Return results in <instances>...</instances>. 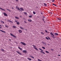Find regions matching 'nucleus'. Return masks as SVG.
<instances>
[{"instance_id": "obj_1", "label": "nucleus", "mask_w": 61, "mask_h": 61, "mask_svg": "<svg viewBox=\"0 0 61 61\" xmlns=\"http://www.w3.org/2000/svg\"><path fill=\"white\" fill-rule=\"evenodd\" d=\"M50 34L51 35L53 36H51V37H52L53 38H56V37H54V35L53 33H52L51 32Z\"/></svg>"}, {"instance_id": "obj_2", "label": "nucleus", "mask_w": 61, "mask_h": 61, "mask_svg": "<svg viewBox=\"0 0 61 61\" xmlns=\"http://www.w3.org/2000/svg\"><path fill=\"white\" fill-rule=\"evenodd\" d=\"M20 43V44H22V45H23V46H25V45H26L25 43L23 42H21Z\"/></svg>"}, {"instance_id": "obj_3", "label": "nucleus", "mask_w": 61, "mask_h": 61, "mask_svg": "<svg viewBox=\"0 0 61 61\" xmlns=\"http://www.w3.org/2000/svg\"><path fill=\"white\" fill-rule=\"evenodd\" d=\"M22 52L23 53H25V54H26V51L25 50H24L22 51Z\"/></svg>"}, {"instance_id": "obj_4", "label": "nucleus", "mask_w": 61, "mask_h": 61, "mask_svg": "<svg viewBox=\"0 0 61 61\" xmlns=\"http://www.w3.org/2000/svg\"><path fill=\"white\" fill-rule=\"evenodd\" d=\"M10 34L11 36H13V37H16V36H14V35H13L12 34L10 33Z\"/></svg>"}, {"instance_id": "obj_5", "label": "nucleus", "mask_w": 61, "mask_h": 61, "mask_svg": "<svg viewBox=\"0 0 61 61\" xmlns=\"http://www.w3.org/2000/svg\"><path fill=\"white\" fill-rule=\"evenodd\" d=\"M3 14L5 16H7V15L5 13H4Z\"/></svg>"}, {"instance_id": "obj_6", "label": "nucleus", "mask_w": 61, "mask_h": 61, "mask_svg": "<svg viewBox=\"0 0 61 61\" xmlns=\"http://www.w3.org/2000/svg\"><path fill=\"white\" fill-rule=\"evenodd\" d=\"M57 19L59 21H61V19L59 18H57Z\"/></svg>"}, {"instance_id": "obj_7", "label": "nucleus", "mask_w": 61, "mask_h": 61, "mask_svg": "<svg viewBox=\"0 0 61 61\" xmlns=\"http://www.w3.org/2000/svg\"><path fill=\"white\" fill-rule=\"evenodd\" d=\"M16 9H18V10H19V11H20V9H19V7L16 6Z\"/></svg>"}, {"instance_id": "obj_8", "label": "nucleus", "mask_w": 61, "mask_h": 61, "mask_svg": "<svg viewBox=\"0 0 61 61\" xmlns=\"http://www.w3.org/2000/svg\"><path fill=\"white\" fill-rule=\"evenodd\" d=\"M17 53H18V54H19L20 55H21V53H20V52H19L18 51H17Z\"/></svg>"}, {"instance_id": "obj_9", "label": "nucleus", "mask_w": 61, "mask_h": 61, "mask_svg": "<svg viewBox=\"0 0 61 61\" xmlns=\"http://www.w3.org/2000/svg\"><path fill=\"white\" fill-rule=\"evenodd\" d=\"M42 43L43 44H44V45H46V43H45V42H44V41L42 42Z\"/></svg>"}, {"instance_id": "obj_10", "label": "nucleus", "mask_w": 61, "mask_h": 61, "mask_svg": "<svg viewBox=\"0 0 61 61\" xmlns=\"http://www.w3.org/2000/svg\"><path fill=\"white\" fill-rule=\"evenodd\" d=\"M18 48L19 49H20V50H21V51H22V48H21L19 47H18Z\"/></svg>"}, {"instance_id": "obj_11", "label": "nucleus", "mask_w": 61, "mask_h": 61, "mask_svg": "<svg viewBox=\"0 0 61 61\" xmlns=\"http://www.w3.org/2000/svg\"><path fill=\"white\" fill-rule=\"evenodd\" d=\"M19 33H21L22 32V30H19Z\"/></svg>"}, {"instance_id": "obj_12", "label": "nucleus", "mask_w": 61, "mask_h": 61, "mask_svg": "<svg viewBox=\"0 0 61 61\" xmlns=\"http://www.w3.org/2000/svg\"><path fill=\"white\" fill-rule=\"evenodd\" d=\"M23 13H24L25 15H27V14L26 13L24 12H23Z\"/></svg>"}, {"instance_id": "obj_13", "label": "nucleus", "mask_w": 61, "mask_h": 61, "mask_svg": "<svg viewBox=\"0 0 61 61\" xmlns=\"http://www.w3.org/2000/svg\"><path fill=\"white\" fill-rule=\"evenodd\" d=\"M0 31L3 32V33H5V32L4 31H2V30H0Z\"/></svg>"}, {"instance_id": "obj_14", "label": "nucleus", "mask_w": 61, "mask_h": 61, "mask_svg": "<svg viewBox=\"0 0 61 61\" xmlns=\"http://www.w3.org/2000/svg\"><path fill=\"white\" fill-rule=\"evenodd\" d=\"M0 9H1V10H3V11H5V9H2L1 8H0Z\"/></svg>"}, {"instance_id": "obj_15", "label": "nucleus", "mask_w": 61, "mask_h": 61, "mask_svg": "<svg viewBox=\"0 0 61 61\" xmlns=\"http://www.w3.org/2000/svg\"><path fill=\"white\" fill-rule=\"evenodd\" d=\"M0 9H1V10H3V11H5V9H2L1 8H0Z\"/></svg>"}, {"instance_id": "obj_16", "label": "nucleus", "mask_w": 61, "mask_h": 61, "mask_svg": "<svg viewBox=\"0 0 61 61\" xmlns=\"http://www.w3.org/2000/svg\"><path fill=\"white\" fill-rule=\"evenodd\" d=\"M15 17L16 19H19V18L18 17Z\"/></svg>"}, {"instance_id": "obj_17", "label": "nucleus", "mask_w": 61, "mask_h": 61, "mask_svg": "<svg viewBox=\"0 0 61 61\" xmlns=\"http://www.w3.org/2000/svg\"><path fill=\"white\" fill-rule=\"evenodd\" d=\"M55 34L56 35H57V36H58V34L57 33H55Z\"/></svg>"}, {"instance_id": "obj_18", "label": "nucleus", "mask_w": 61, "mask_h": 61, "mask_svg": "<svg viewBox=\"0 0 61 61\" xmlns=\"http://www.w3.org/2000/svg\"><path fill=\"white\" fill-rule=\"evenodd\" d=\"M20 27V29H24L23 28V27Z\"/></svg>"}, {"instance_id": "obj_19", "label": "nucleus", "mask_w": 61, "mask_h": 61, "mask_svg": "<svg viewBox=\"0 0 61 61\" xmlns=\"http://www.w3.org/2000/svg\"><path fill=\"white\" fill-rule=\"evenodd\" d=\"M49 14H51V15H52V12H49Z\"/></svg>"}, {"instance_id": "obj_20", "label": "nucleus", "mask_w": 61, "mask_h": 61, "mask_svg": "<svg viewBox=\"0 0 61 61\" xmlns=\"http://www.w3.org/2000/svg\"><path fill=\"white\" fill-rule=\"evenodd\" d=\"M21 10H22V11H23L24 10V9H23V8H20Z\"/></svg>"}, {"instance_id": "obj_21", "label": "nucleus", "mask_w": 61, "mask_h": 61, "mask_svg": "<svg viewBox=\"0 0 61 61\" xmlns=\"http://www.w3.org/2000/svg\"><path fill=\"white\" fill-rule=\"evenodd\" d=\"M46 52L47 53H48V54H49V52L47 51H46Z\"/></svg>"}, {"instance_id": "obj_22", "label": "nucleus", "mask_w": 61, "mask_h": 61, "mask_svg": "<svg viewBox=\"0 0 61 61\" xmlns=\"http://www.w3.org/2000/svg\"><path fill=\"white\" fill-rule=\"evenodd\" d=\"M33 13L34 15H35V14H36V12H35V11H33Z\"/></svg>"}, {"instance_id": "obj_23", "label": "nucleus", "mask_w": 61, "mask_h": 61, "mask_svg": "<svg viewBox=\"0 0 61 61\" xmlns=\"http://www.w3.org/2000/svg\"><path fill=\"white\" fill-rule=\"evenodd\" d=\"M44 5L45 6H47V5H46V4L45 3H44Z\"/></svg>"}, {"instance_id": "obj_24", "label": "nucleus", "mask_w": 61, "mask_h": 61, "mask_svg": "<svg viewBox=\"0 0 61 61\" xmlns=\"http://www.w3.org/2000/svg\"><path fill=\"white\" fill-rule=\"evenodd\" d=\"M1 51H4V50L3 49H1Z\"/></svg>"}, {"instance_id": "obj_25", "label": "nucleus", "mask_w": 61, "mask_h": 61, "mask_svg": "<svg viewBox=\"0 0 61 61\" xmlns=\"http://www.w3.org/2000/svg\"><path fill=\"white\" fill-rule=\"evenodd\" d=\"M19 22H17V25H19Z\"/></svg>"}, {"instance_id": "obj_26", "label": "nucleus", "mask_w": 61, "mask_h": 61, "mask_svg": "<svg viewBox=\"0 0 61 61\" xmlns=\"http://www.w3.org/2000/svg\"><path fill=\"white\" fill-rule=\"evenodd\" d=\"M41 34H42V35H44V33H43V32H41Z\"/></svg>"}, {"instance_id": "obj_27", "label": "nucleus", "mask_w": 61, "mask_h": 61, "mask_svg": "<svg viewBox=\"0 0 61 61\" xmlns=\"http://www.w3.org/2000/svg\"><path fill=\"white\" fill-rule=\"evenodd\" d=\"M34 48L35 49H36V46H34Z\"/></svg>"}, {"instance_id": "obj_28", "label": "nucleus", "mask_w": 61, "mask_h": 61, "mask_svg": "<svg viewBox=\"0 0 61 61\" xmlns=\"http://www.w3.org/2000/svg\"><path fill=\"white\" fill-rule=\"evenodd\" d=\"M28 21L29 22H31V20H30L28 19Z\"/></svg>"}, {"instance_id": "obj_29", "label": "nucleus", "mask_w": 61, "mask_h": 61, "mask_svg": "<svg viewBox=\"0 0 61 61\" xmlns=\"http://www.w3.org/2000/svg\"><path fill=\"white\" fill-rule=\"evenodd\" d=\"M13 28H16V27L15 26H13Z\"/></svg>"}, {"instance_id": "obj_30", "label": "nucleus", "mask_w": 61, "mask_h": 61, "mask_svg": "<svg viewBox=\"0 0 61 61\" xmlns=\"http://www.w3.org/2000/svg\"><path fill=\"white\" fill-rule=\"evenodd\" d=\"M53 5H55V6H56V4H55L54 3H53Z\"/></svg>"}, {"instance_id": "obj_31", "label": "nucleus", "mask_w": 61, "mask_h": 61, "mask_svg": "<svg viewBox=\"0 0 61 61\" xmlns=\"http://www.w3.org/2000/svg\"><path fill=\"white\" fill-rule=\"evenodd\" d=\"M52 2H55V0H52Z\"/></svg>"}, {"instance_id": "obj_32", "label": "nucleus", "mask_w": 61, "mask_h": 61, "mask_svg": "<svg viewBox=\"0 0 61 61\" xmlns=\"http://www.w3.org/2000/svg\"><path fill=\"white\" fill-rule=\"evenodd\" d=\"M42 48H43V49H45V47H42Z\"/></svg>"}, {"instance_id": "obj_33", "label": "nucleus", "mask_w": 61, "mask_h": 61, "mask_svg": "<svg viewBox=\"0 0 61 61\" xmlns=\"http://www.w3.org/2000/svg\"><path fill=\"white\" fill-rule=\"evenodd\" d=\"M29 60H31V59L29 58H27Z\"/></svg>"}, {"instance_id": "obj_34", "label": "nucleus", "mask_w": 61, "mask_h": 61, "mask_svg": "<svg viewBox=\"0 0 61 61\" xmlns=\"http://www.w3.org/2000/svg\"><path fill=\"white\" fill-rule=\"evenodd\" d=\"M39 49H40V50H41V51H43V50H42V49L39 48Z\"/></svg>"}, {"instance_id": "obj_35", "label": "nucleus", "mask_w": 61, "mask_h": 61, "mask_svg": "<svg viewBox=\"0 0 61 61\" xmlns=\"http://www.w3.org/2000/svg\"><path fill=\"white\" fill-rule=\"evenodd\" d=\"M1 22L2 23H3V24H4V21H1Z\"/></svg>"}, {"instance_id": "obj_36", "label": "nucleus", "mask_w": 61, "mask_h": 61, "mask_svg": "<svg viewBox=\"0 0 61 61\" xmlns=\"http://www.w3.org/2000/svg\"><path fill=\"white\" fill-rule=\"evenodd\" d=\"M51 51H54V49H51Z\"/></svg>"}, {"instance_id": "obj_37", "label": "nucleus", "mask_w": 61, "mask_h": 61, "mask_svg": "<svg viewBox=\"0 0 61 61\" xmlns=\"http://www.w3.org/2000/svg\"><path fill=\"white\" fill-rule=\"evenodd\" d=\"M46 39H47V40H48V38L46 37Z\"/></svg>"}, {"instance_id": "obj_38", "label": "nucleus", "mask_w": 61, "mask_h": 61, "mask_svg": "<svg viewBox=\"0 0 61 61\" xmlns=\"http://www.w3.org/2000/svg\"><path fill=\"white\" fill-rule=\"evenodd\" d=\"M31 58H34V57L32 56H31Z\"/></svg>"}, {"instance_id": "obj_39", "label": "nucleus", "mask_w": 61, "mask_h": 61, "mask_svg": "<svg viewBox=\"0 0 61 61\" xmlns=\"http://www.w3.org/2000/svg\"><path fill=\"white\" fill-rule=\"evenodd\" d=\"M40 52H41V53H43V51H41Z\"/></svg>"}, {"instance_id": "obj_40", "label": "nucleus", "mask_w": 61, "mask_h": 61, "mask_svg": "<svg viewBox=\"0 0 61 61\" xmlns=\"http://www.w3.org/2000/svg\"><path fill=\"white\" fill-rule=\"evenodd\" d=\"M8 21H9V22H11V20H8Z\"/></svg>"}, {"instance_id": "obj_41", "label": "nucleus", "mask_w": 61, "mask_h": 61, "mask_svg": "<svg viewBox=\"0 0 61 61\" xmlns=\"http://www.w3.org/2000/svg\"><path fill=\"white\" fill-rule=\"evenodd\" d=\"M35 49H36V50H38V49L37 48H36Z\"/></svg>"}, {"instance_id": "obj_42", "label": "nucleus", "mask_w": 61, "mask_h": 61, "mask_svg": "<svg viewBox=\"0 0 61 61\" xmlns=\"http://www.w3.org/2000/svg\"><path fill=\"white\" fill-rule=\"evenodd\" d=\"M24 22L25 23H27L25 21H24Z\"/></svg>"}, {"instance_id": "obj_43", "label": "nucleus", "mask_w": 61, "mask_h": 61, "mask_svg": "<svg viewBox=\"0 0 61 61\" xmlns=\"http://www.w3.org/2000/svg\"><path fill=\"white\" fill-rule=\"evenodd\" d=\"M42 20L43 21H44V19L42 18Z\"/></svg>"}, {"instance_id": "obj_44", "label": "nucleus", "mask_w": 61, "mask_h": 61, "mask_svg": "<svg viewBox=\"0 0 61 61\" xmlns=\"http://www.w3.org/2000/svg\"><path fill=\"white\" fill-rule=\"evenodd\" d=\"M45 32H46L47 33V30H45Z\"/></svg>"}, {"instance_id": "obj_45", "label": "nucleus", "mask_w": 61, "mask_h": 61, "mask_svg": "<svg viewBox=\"0 0 61 61\" xmlns=\"http://www.w3.org/2000/svg\"><path fill=\"white\" fill-rule=\"evenodd\" d=\"M43 18H44H44H45V16H43Z\"/></svg>"}, {"instance_id": "obj_46", "label": "nucleus", "mask_w": 61, "mask_h": 61, "mask_svg": "<svg viewBox=\"0 0 61 61\" xmlns=\"http://www.w3.org/2000/svg\"><path fill=\"white\" fill-rule=\"evenodd\" d=\"M5 27H8V26H7L6 25H5Z\"/></svg>"}, {"instance_id": "obj_47", "label": "nucleus", "mask_w": 61, "mask_h": 61, "mask_svg": "<svg viewBox=\"0 0 61 61\" xmlns=\"http://www.w3.org/2000/svg\"><path fill=\"white\" fill-rule=\"evenodd\" d=\"M18 0H16V2H18Z\"/></svg>"}, {"instance_id": "obj_48", "label": "nucleus", "mask_w": 61, "mask_h": 61, "mask_svg": "<svg viewBox=\"0 0 61 61\" xmlns=\"http://www.w3.org/2000/svg\"><path fill=\"white\" fill-rule=\"evenodd\" d=\"M43 22H44V23H46V21H45L44 20Z\"/></svg>"}, {"instance_id": "obj_49", "label": "nucleus", "mask_w": 61, "mask_h": 61, "mask_svg": "<svg viewBox=\"0 0 61 61\" xmlns=\"http://www.w3.org/2000/svg\"><path fill=\"white\" fill-rule=\"evenodd\" d=\"M41 14L42 15H43V13H42V12H41Z\"/></svg>"}, {"instance_id": "obj_50", "label": "nucleus", "mask_w": 61, "mask_h": 61, "mask_svg": "<svg viewBox=\"0 0 61 61\" xmlns=\"http://www.w3.org/2000/svg\"><path fill=\"white\" fill-rule=\"evenodd\" d=\"M48 39H50V38L48 37Z\"/></svg>"}, {"instance_id": "obj_51", "label": "nucleus", "mask_w": 61, "mask_h": 61, "mask_svg": "<svg viewBox=\"0 0 61 61\" xmlns=\"http://www.w3.org/2000/svg\"><path fill=\"white\" fill-rule=\"evenodd\" d=\"M47 33L48 34H49V32H47Z\"/></svg>"}, {"instance_id": "obj_52", "label": "nucleus", "mask_w": 61, "mask_h": 61, "mask_svg": "<svg viewBox=\"0 0 61 61\" xmlns=\"http://www.w3.org/2000/svg\"><path fill=\"white\" fill-rule=\"evenodd\" d=\"M43 54H44L45 55V53L44 52H43Z\"/></svg>"}, {"instance_id": "obj_53", "label": "nucleus", "mask_w": 61, "mask_h": 61, "mask_svg": "<svg viewBox=\"0 0 61 61\" xmlns=\"http://www.w3.org/2000/svg\"><path fill=\"white\" fill-rule=\"evenodd\" d=\"M8 11H9V12H11V11L9 10H8Z\"/></svg>"}, {"instance_id": "obj_54", "label": "nucleus", "mask_w": 61, "mask_h": 61, "mask_svg": "<svg viewBox=\"0 0 61 61\" xmlns=\"http://www.w3.org/2000/svg\"><path fill=\"white\" fill-rule=\"evenodd\" d=\"M10 23H13V22L12 21H10Z\"/></svg>"}, {"instance_id": "obj_55", "label": "nucleus", "mask_w": 61, "mask_h": 61, "mask_svg": "<svg viewBox=\"0 0 61 61\" xmlns=\"http://www.w3.org/2000/svg\"><path fill=\"white\" fill-rule=\"evenodd\" d=\"M29 17H31V16H29Z\"/></svg>"}, {"instance_id": "obj_56", "label": "nucleus", "mask_w": 61, "mask_h": 61, "mask_svg": "<svg viewBox=\"0 0 61 61\" xmlns=\"http://www.w3.org/2000/svg\"><path fill=\"white\" fill-rule=\"evenodd\" d=\"M6 10H9L8 9H7Z\"/></svg>"}, {"instance_id": "obj_57", "label": "nucleus", "mask_w": 61, "mask_h": 61, "mask_svg": "<svg viewBox=\"0 0 61 61\" xmlns=\"http://www.w3.org/2000/svg\"><path fill=\"white\" fill-rule=\"evenodd\" d=\"M0 26L2 27V25H0Z\"/></svg>"}, {"instance_id": "obj_58", "label": "nucleus", "mask_w": 61, "mask_h": 61, "mask_svg": "<svg viewBox=\"0 0 61 61\" xmlns=\"http://www.w3.org/2000/svg\"><path fill=\"white\" fill-rule=\"evenodd\" d=\"M58 56H60V55H58Z\"/></svg>"}, {"instance_id": "obj_59", "label": "nucleus", "mask_w": 61, "mask_h": 61, "mask_svg": "<svg viewBox=\"0 0 61 61\" xmlns=\"http://www.w3.org/2000/svg\"><path fill=\"white\" fill-rule=\"evenodd\" d=\"M36 8H38V7H37V6H36Z\"/></svg>"}, {"instance_id": "obj_60", "label": "nucleus", "mask_w": 61, "mask_h": 61, "mask_svg": "<svg viewBox=\"0 0 61 61\" xmlns=\"http://www.w3.org/2000/svg\"><path fill=\"white\" fill-rule=\"evenodd\" d=\"M0 28H2V27H0Z\"/></svg>"}, {"instance_id": "obj_61", "label": "nucleus", "mask_w": 61, "mask_h": 61, "mask_svg": "<svg viewBox=\"0 0 61 61\" xmlns=\"http://www.w3.org/2000/svg\"><path fill=\"white\" fill-rule=\"evenodd\" d=\"M9 40H10V41H11V40H10V39H9Z\"/></svg>"}, {"instance_id": "obj_62", "label": "nucleus", "mask_w": 61, "mask_h": 61, "mask_svg": "<svg viewBox=\"0 0 61 61\" xmlns=\"http://www.w3.org/2000/svg\"><path fill=\"white\" fill-rule=\"evenodd\" d=\"M15 22H17V21H15Z\"/></svg>"}, {"instance_id": "obj_63", "label": "nucleus", "mask_w": 61, "mask_h": 61, "mask_svg": "<svg viewBox=\"0 0 61 61\" xmlns=\"http://www.w3.org/2000/svg\"><path fill=\"white\" fill-rule=\"evenodd\" d=\"M37 17H38V18H39V17H38V16H37Z\"/></svg>"}, {"instance_id": "obj_64", "label": "nucleus", "mask_w": 61, "mask_h": 61, "mask_svg": "<svg viewBox=\"0 0 61 61\" xmlns=\"http://www.w3.org/2000/svg\"><path fill=\"white\" fill-rule=\"evenodd\" d=\"M33 46H35L34 45H33Z\"/></svg>"}]
</instances>
